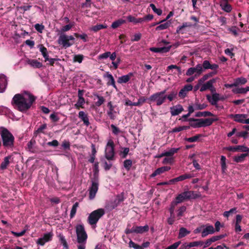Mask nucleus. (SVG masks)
<instances>
[{
	"label": "nucleus",
	"instance_id": "1",
	"mask_svg": "<svg viewBox=\"0 0 249 249\" xmlns=\"http://www.w3.org/2000/svg\"><path fill=\"white\" fill-rule=\"evenodd\" d=\"M35 100V97L27 92L16 94L13 97L11 103L14 107L20 111H26L32 106Z\"/></svg>",
	"mask_w": 249,
	"mask_h": 249
},
{
	"label": "nucleus",
	"instance_id": "2",
	"mask_svg": "<svg viewBox=\"0 0 249 249\" xmlns=\"http://www.w3.org/2000/svg\"><path fill=\"white\" fill-rule=\"evenodd\" d=\"M0 134L4 147L9 148L13 146L15 138L7 129L0 127Z\"/></svg>",
	"mask_w": 249,
	"mask_h": 249
},
{
	"label": "nucleus",
	"instance_id": "3",
	"mask_svg": "<svg viewBox=\"0 0 249 249\" xmlns=\"http://www.w3.org/2000/svg\"><path fill=\"white\" fill-rule=\"evenodd\" d=\"M217 120L218 119L217 118L206 119L191 118L189 120L190 126L193 128H200L210 126L213 122Z\"/></svg>",
	"mask_w": 249,
	"mask_h": 249
},
{
	"label": "nucleus",
	"instance_id": "4",
	"mask_svg": "<svg viewBox=\"0 0 249 249\" xmlns=\"http://www.w3.org/2000/svg\"><path fill=\"white\" fill-rule=\"evenodd\" d=\"M74 38L72 36L61 34L58 39V43L64 48L70 47L74 44Z\"/></svg>",
	"mask_w": 249,
	"mask_h": 249
},
{
	"label": "nucleus",
	"instance_id": "5",
	"mask_svg": "<svg viewBox=\"0 0 249 249\" xmlns=\"http://www.w3.org/2000/svg\"><path fill=\"white\" fill-rule=\"evenodd\" d=\"M105 214L103 209H98L93 211L88 217V222L91 225H95L99 219Z\"/></svg>",
	"mask_w": 249,
	"mask_h": 249
},
{
	"label": "nucleus",
	"instance_id": "6",
	"mask_svg": "<svg viewBox=\"0 0 249 249\" xmlns=\"http://www.w3.org/2000/svg\"><path fill=\"white\" fill-rule=\"evenodd\" d=\"M165 93L166 90L157 92L150 96L148 100L150 102H156L157 106H160L165 102L166 99Z\"/></svg>",
	"mask_w": 249,
	"mask_h": 249
},
{
	"label": "nucleus",
	"instance_id": "7",
	"mask_svg": "<svg viewBox=\"0 0 249 249\" xmlns=\"http://www.w3.org/2000/svg\"><path fill=\"white\" fill-rule=\"evenodd\" d=\"M77 241L79 243H85L87 239V234L82 225H78L76 227Z\"/></svg>",
	"mask_w": 249,
	"mask_h": 249
},
{
	"label": "nucleus",
	"instance_id": "8",
	"mask_svg": "<svg viewBox=\"0 0 249 249\" xmlns=\"http://www.w3.org/2000/svg\"><path fill=\"white\" fill-rule=\"evenodd\" d=\"M114 156V144L110 139L108 141L105 149V157L108 160H112Z\"/></svg>",
	"mask_w": 249,
	"mask_h": 249
},
{
	"label": "nucleus",
	"instance_id": "9",
	"mask_svg": "<svg viewBox=\"0 0 249 249\" xmlns=\"http://www.w3.org/2000/svg\"><path fill=\"white\" fill-rule=\"evenodd\" d=\"M149 230L148 225L144 226H134L131 229H127L125 231L126 234L135 233H143Z\"/></svg>",
	"mask_w": 249,
	"mask_h": 249
},
{
	"label": "nucleus",
	"instance_id": "10",
	"mask_svg": "<svg viewBox=\"0 0 249 249\" xmlns=\"http://www.w3.org/2000/svg\"><path fill=\"white\" fill-rule=\"evenodd\" d=\"M53 236V233L49 232L45 233L43 236L37 239L36 243L38 245L43 246L46 243L52 240Z\"/></svg>",
	"mask_w": 249,
	"mask_h": 249
},
{
	"label": "nucleus",
	"instance_id": "11",
	"mask_svg": "<svg viewBox=\"0 0 249 249\" xmlns=\"http://www.w3.org/2000/svg\"><path fill=\"white\" fill-rule=\"evenodd\" d=\"M224 149L232 152L241 151L243 152H249V148L245 145H237L236 146H228L224 148Z\"/></svg>",
	"mask_w": 249,
	"mask_h": 249
},
{
	"label": "nucleus",
	"instance_id": "12",
	"mask_svg": "<svg viewBox=\"0 0 249 249\" xmlns=\"http://www.w3.org/2000/svg\"><path fill=\"white\" fill-rule=\"evenodd\" d=\"M98 190V183L96 181H92L91 186L89 189V198L90 199H93L96 194V193Z\"/></svg>",
	"mask_w": 249,
	"mask_h": 249
},
{
	"label": "nucleus",
	"instance_id": "13",
	"mask_svg": "<svg viewBox=\"0 0 249 249\" xmlns=\"http://www.w3.org/2000/svg\"><path fill=\"white\" fill-rule=\"evenodd\" d=\"M192 26V24L190 22H185L182 23V25L178 26L176 32L177 34H183L188 32V28Z\"/></svg>",
	"mask_w": 249,
	"mask_h": 249
},
{
	"label": "nucleus",
	"instance_id": "14",
	"mask_svg": "<svg viewBox=\"0 0 249 249\" xmlns=\"http://www.w3.org/2000/svg\"><path fill=\"white\" fill-rule=\"evenodd\" d=\"M204 228H203L202 231V236L203 237L206 236L208 234H213L215 230L212 225H203Z\"/></svg>",
	"mask_w": 249,
	"mask_h": 249
},
{
	"label": "nucleus",
	"instance_id": "15",
	"mask_svg": "<svg viewBox=\"0 0 249 249\" xmlns=\"http://www.w3.org/2000/svg\"><path fill=\"white\" fill-rule=\"evenodd\" d=\"M7 86V78L3 74H0V92H3Z\"/></svg>",
	"mask_w": 249,
	"mask_h": 249
},
{
	"label": "nucleus",
	"instance_id": "16",
	"mask_svg": "<svg viewBox=\"0 0 249 249\" xmlns=\"http://www.w3.org/2000/svg\"><path fill=\"white\" fill-rule=\"evenodd\" d=\"M206 97L207 100L213 105H216L217 102L221 99L219 97V94L217 93H213L212 96L209 95H207Z\"/></svg>",
	"mask_w": 249,
	"mask_h": 249
},
{
	"label": "nucleus",
	"instance_id": "17",
	"mask_svg": "<svg viewBox=\"0 0 249 249\" xmlns=\"http://www.w3.org/2000/svg\"><path fill=\"white\" fill-rule=\"evenodd\" d=\"M185 199L196 198L200 196L199 194L196 193L193 191H186L181 193Z\"/></svg>",
	"mask_w": 249,
	"mask_h": 249
},
{
	"label": "nucleus",
	"instance_id": "18",
	"mask_svg": "<svg viewBox=\"0 0 249 249\" xmlns=\"http://www.w3.org/2000/svg\"><path fill=\"white\" fill-rule=\"evenodd\" d=\"M193 86L191 85H187L185 86L179 92L178 96L181 98H184L188 91L192 90Z\"/></svg>",
	"mask_w": 249,
	"mask_h": 249
},
{
	"label": "nucleus",
	"instance_id": "19",
	"mask_svg": "<svg viewBox=\"0 0 249 249\" xmlns=\"http://www.w3.org/2000/svg\"><path fill=\"white\" fill-rule=\"evenodd\" d=\"M183 110L182 107L180 105L173 106L170 108V111L172 116H176L180 114Z\"/></svg>",
	"mask_w": 249,
	"mask_h": 249
},
{
	"label": "nucleus",
	"instance_id": "20",
	"mask_svg": "<svg viewBox=\"0 0 249 249\" xmlns=\"http://www.w3.org/2000/svg\"><path fill=\"white\" fill-rule=\"evenodd\" d=\"M215 81L216 80L215 79H213L208 81L205 84H202L200 88V91L203 92L212 88V85H213Z\"/></svg>",
	"mask_w": 249,
	"mask_h": 249
},
{
	"label": "nucleus",
	"instance_id": "21",
	"mask_svg": "<svg viewBox=\"0 0 249 249\" xmlns=\"http://www.w3.org/2000/svg\"><path fill=\"white\" fill-rule=\"evenodd\" d=\"M171 168L170 167L168 166H163L160 168H158L157 170L155 171L154 173H153L151 175L150 177L151 178H154L156 177L157 175H160L165 171H169Z\"/></svg>",
	"mask_w": 249,
	"mask_h": 249
},
{
	"label": "nucleus",
	"instance_id": "22",
	"mask_svg": "<svg viewBox=\"0 0 249 249\" xmlns=\"http://www.w3.org/2000/svg\"><path fill=\"white\" fill-rule=\"evenodd\" d=\"M79 118L83 122V123L86 126L89 125V122L88 115L84 111H80L78 113Z\"/></svg>",
	"mask_w": 249,
	"mask_h": 249
},
{
	"label": "nucleus",
	"instance_id": "23",
	"mask_svg": "<svg viewBox=\"0 0 249 249\" xmlns=\"http://www.w3.org/2000/svg\"><path fill=\"white\" fill-rule=\"evenodd\" d=\"M133 76V73L131 72L129 73L126 75H124L118 78L117 82L119 84L126 83L128 82L131 77Z\"/></svg>",
	"mask_w": 249,
	"mask_h": 249
},
{
	"label": "nucleus",
	"instance_id": "24",
	"mask_svg": "<svg viewBox=\"0 0 249 249\" xmlns=\"http://www.w3.org/2000/svg\"><path fill=\"white\" fill-rule=\"evenodd\" d=\"M171 48V46H169L168 47H163L160 48L152 47L150 48L149 50L151 52L154 53H166L169 52Z\"/></svg>",
	"mask_w": 249,
	"mask_h": 249
},
{
	"label": "nucleus",
	"instance_id": "25",
	"mask_svg": "<svg viewBox=\"0 0 249 249\" xmlns=\"http://www.w3.org/2000/svg\"><path fill=\"white\" fill-rule=\"evenodd\" d=\"M104 77H106L108 79V81L107 82V85L108 86L111 85L113 88L117 89L114 79L111 74L107 72L104 75Z\"/></svg>",
	"mask_w": 249,
	"mask_h": 249
},
{
	"label": "nucleus",
	"instance_id": "26",
	"mask_svg": "<svg viewBox=\"0 0 249 249\" xmlns=\"http://www.w3.org/2000/svg\"><path fill=\"white\" fill-rule=\"evenodd\" d=\"M220 6L222 10L227 13L230 12L232 10L231 6L227 2L220 1Z\"/></svg>",
	"mask_w": 249,
	"mask_h": 249
},
{
	"label": "nucleus",
	"instance_id": "27",
	"mask_svg": "<svg viewBox=\"0 0 249 249\" xmlns=\"http://www.w3.org/2000/svg\"><path fill=\"white\" fill-rule=\"evenodd\" d=\"M248 155V154L247 153H243L239 155L235 156L233 158V161L237 163L243 162Z\"/></svg>",
	"mask_w": 249,
	"mask_h": 249
},
{
	"label": "nucleus",
	"instance_id": "28",
	"mask_svg": "<svg viewBox=\"0 0 249 249\" xmlns=\"http://www.w3.org/2000/svg\"><path fill=\"white\" fill-rule=\"evenodd\" d=\"M247 115L245 114H237L235 116V121L244 124L245 119L247 118Z\"/></svg>",
	"mask_w": 249,
	"mask_h": 249
},
{
	"label": "nucleus",
	"instance_id": "29",
	"mask_svg": "<svg viewBox=\"0 0 249 249\" xmlns=\"http://www.w3.org/2000/svg\"><path fill=\"white\" fill-rule=\"evenodd\" d=\"M179 149V148H172L168 151H164V152H163L162 156H165V157H171L174 154L177 153Z\"/></svg>",
	"mask_w": 249,
	"mask_h": 249
},
{
	"label": "nucleus",
	"instance_id": "30",
	"mask_svg": "<svg viewBox=\"0 0 249 249\" xmlns=\"http://www.w3.org/2000/svg\"><path fill=\"white\" fill-rule=\"evenodd\" d=\"M171 24L170 21H166L163 23L160 24L156 28V30H163L168 28Z\"/></svg>",
	"mask_w": 249,
	"mask_h": 249
},
{
	"label": "nucleus",
	"instance_id": "31",
	"mask_svg": "<svg viewBox=\"0 0 249 249\" xmlns=\"http://www.w3.org/2000/svg\"><path fill=\"white\" fill-rule=\"evenodd\" d=\"M190 233V231L188 230L187 229L181 227L179 230V233L178 237V238H182L185 236L187 235Z\"/></svg>",
	"mask_w": 249,
	"mask_h": 249
},
{
	"label": "nucleus",
	"instance_id": "32",
	"mask_svg": "<svg viewBox=\"0 0 249 249\" xmlns=\"http://www.w3.org/2000/svg\"><path fill=\"white\" fill-rule=\"evenodd\" d=\"M28 63L34 68H40L42 67V64L36 60L30 59L28 61Z\"/></svg>",
	"mask_w": 249,
	"mask_h": 249
},
{
	"label": "nucleus",
	"instance_id": "33",
	"mask_svg": "<svg viewBox=\"0 0 249 249\" xmlns=\"http://www.w3.org/2000/svg\"><path fill=\"white\" fill-rule=\"evenodd\" d=\"M38 47L43 56V57L45 58V60H48V56L49 55L47 49L43 45H39Z\"/></svg>",
	"mask_w": 249,
	"mask_h": 249
},
{
	"label": "nucleus",
	"instance_id": "34",
	"mask_svg": "<svg viewBox=\"0 0 249 249\" xmlns=\"http://www.w3.org/2000/svg\"><path fill=\"white\" fill-rule=\"evenodd\" d=\"M126 22V21L123 19H119L118 20L113 22L111 24V28L115 29L119 27L123 24Z\"/></svg>",
	"mask_w": 249,
	"mask_h": 249
},
{
	"label": "nucleus",
	"instance_id": "35",
	"mask_svg": "<svg viewBox=\"0 0 249 249\" xmlns=\"http://www.w3.org/2000/svg\"><path fill=\"white\" fill-rule=\"evenodd\" d=\"M10 159V156L6 157L4 158L3 161L1 163L0 165V168L1 169H5L7 168V166L10 163L9 160Z\"/></svg>",
	"mask_w": 249,
	"mask_h": 249
},
{
	"label": "nucleus",
	"instance_id": "36",
	"mask_svg": "<svg viewBox=\"0 0 249 249\" xmlns=\"http://www.w3.org/2000/svg\"><path fill=\"white\" fill-rule=\"evenodd\" d=\"M107 114L111 120H114L116 118L117 112L114 109V107L112 108H109L107 112Z\"/></svg>",
	"mask_w": 249,
	"mask_h": 249
},
{
	"label": "nucleus",
	"instance_id": "37",
	"mask_svg": "<svg viewBox=\"0 0 249 249\" xmlns=\"http://www.w3.org/2000/svg\"><path fill=\"white\" fill-rule=\"evenodd\" d=\"M107 28V26L106 25L104 24H98L92 26L90 28V30L94 31V32H96L101 29H105Z\"/></svg>",
	"mask_w": 249,
	"mask_h": 249
},
{
	"label": "nucleus",
	"instance_id": "38",
	"mask_svg": "<svg viewBox=\"0 0 249 249\" xmlns=\"http://www.w3.org/2000/svg\"><path fill=\"white\" fill-rule=\"evenodd\" d=\"M247 82V80L244 77H239L235 79L234 80V82L236 87L239 85H244L246 84Z\"/></svg>",
	"mask_w": 249,
	"mask_h": 249
},
{
	"label": "nucleus",
	"instance_id": "39",
	"mask_svg": "<svg viewBox=\"0 0 249 249\" xmlns=\"http://www.w3.org/2000/svg\"><path fill=\"white\" fill-rule=\"evenodd\" d=\"M85 104V99L84 98H79L77 103L75 104V107L77 109H79L80 107L83 108V105Z\"/></svg>",
	"mask_w": 249,
	"mask_h": 249
},
{
	"label": "nucleus",
	"instance_id": "40",
	"mask_svg": "<svg viewBox=\"0 0 249 249\" xmlns=\"http://www.w3.org/2000/svg\"><path fill=\"white\" fill-rule=\"evenodd\" d=\"M226 161V157L224 156H222L221 157V165L222 171L223 173H224L227 169Z\"/></svg>",
	"mask_w": 249,
	"mask_h": 249
},
{
	"label": "nucleus",
	"instance_id": "41",
	"mask_svg": "<svg viewBox=\"0 0 249 249\" xmlns=\"http://www.w3.org/2000/svg\"><path fill=\"white\" fill-rule=\"evenodd\" d=\"M184 200H185V199L181 193L176 197V200L173 201V205H177L178 203H181Z\"/></svg>",
	"mask_w": 249,
	"mask_h": 249
},
{
	"label": "nucleus",
	"instance_id": "42",
	"mask_svg": "<svg viewBox=\"0 0 249 249\" xmlns=\"http://www.w3.org/2000/svg\"><path fill=\"white\" fill-rule=\"evenodd\" d=\"M60 241L61 242V244L63 245L64 247L66 248V249H68V247L67 245V241L65 238V237L63 236V235L61 233L59 234L58 236Z\"/></svg>",
	"mask_w": 249,
	"mask_h": 249
},
{
	"label": "nucleus",
	"instance_id": "43",
	"mask_svg": "<svg viewBox=\"0 0 249 249\" xmlns=\"http://www.w3.org/2000/svg\"><path fill=\"white\" fill-rule=\"evenodd\" d=\"M84 58V56L82 54H76L74 55L73 58V61L74 62H78L79 63H82Z\"/></svg>",
	"mask_w": 249,
	"mask_h": 249
},
{
	"label": "nucleus",
	"instance_id": "44",
	"mask_svg": "<svg viewBox=\"0 0 249 249\" xmlns=\"http://www.w3.org/2000/svg\"><path fill=\"white\" fill-rule=\"evenodd\" d=\"M236 208H233L231 209L230 211L225 212L223 213V216L226 217H228L231 215L236 213Z\"/></svg>",
	"mask_w": 249,
	"mask_h": 249
},
{
	"label": "nucleus",
	"instance_id": "45",
	"mask_svg": "<svg viewBox=\"0 0 249 249\" xmlns=\"http://www.w3.org/2000/svg\"><path fill=\"white\" fill-rule=\"evenodd\" d=\"M202 135L200 134L197 135L192 137L186 138L185 141L189 142H196L198 140V139Z\"/></svg>",
	"mask_w": 249,
	"mask_h": 249
},
{
	"label": "nucleus",
	"instance_id": "46",
	"mask_svg": "<svg viewBox=\"0 0 249 249\" xmlns=\"http://www.w3.org/2000/svg\"><path fill=\"white\" fill-rule=\"evenodd\" d=\"M150 6L152 8L153 11L155 13H156L158 16H160L162 14V10L160 9L157 8L154 4L151 3L150 4Z\"/></svg>",
	"mask_w": 249,
	"mask_h": 249
},
{
	"label": "nucleus",
	"instance_id": "47",
	"mask_svg": "<svg viewBox=\"0 0 249 249\" xmlns=\"http://www.w3.org/2000/svg\"><path fill=\"white\" fill-rule=\"evenodd\" d=\"M78 206V203L77 202H76L73 204L72 206V207L71 208V213H70V216L71 218L73 217L74 215L76 213L77 208Z\"/></svg>",
	"mask_w": 249,
	"mask_h": 249
},
{
	"label": "nucleus",
	"instance_id": "48",
	"mask_svg": "<svg viewBox=\"0 0 249 249\" xmlns=\"http://www.w3.org/2000/svg\"><path fill=\"white\" fill-rule=\"evenodd\" d=\"M213 114L209 111H204V112H198L196 113V117H201V116H212Z\"/></svg>",
	"mask_w": 249,
	"mask_h": 249
},
{
	"label": "nucleus",
	"instance_id": "49",
	"mask_svg": "<svg viewBox=\"0 0 249 249\" xmlns=\"http://www.w3.org/2000/svg\"><path fill=\"white\" fill-rule=\"evenodd\" d=\"M195 69L196 73V76L199 75L203 71V67L200 64L197 65Z\"/></svg>",
	"mask_w": 249,
	"mask_h": 249
},
{
	"label": "nucleus",
	"instance_id": "50",
	"mask_svg": "<svg viewBox=\"0 0 249 249\" xmlns=\"http://www.w3.org/2000/svg\"><path fill=\"white\" fill-rule=\"evenodd\" d=\"M129 247L130 248H133L134 249H143L142 246L135 244L132 240H130L129 242Z\"/></svg>",
	"mask_w": 249,
	"mask_h": 249
},
{
	"label": "nucleus",
	"instance_id": "51",
	"mask_svg": "<svg viewBox=\"0 0 249 249\" xmlns=\"http://www.w3.org/2000/svg\"><path fill=\"white\" fill-rule=\"evenodd\" d=\"M177 92L176 91H172L168 95H166V98L169 101H173L177 96Z\"/></svg>",
	"mask_w": 249,
	"mask_h": 249
},
{
	"label": "nucleus",
	"instance_id": "52",
	"mask_svg": "<svg viewBox=\"0 0 249 249\" xmlns=\"http://www.w3.org/2000/svg\"><path fill=\"white\" fill-rule=\"evenodd\" d=\"M98 98V101L96 102V105L98 107L100 106L105 102V99L103 97L100 96L98 95H95Z\"/></svg>",
	"mask_w": 249,
	"mask_h": 249
},
{
	"label": "nucleus",
	"instance_id": "53",
	"mask_svg": "<svg viewBox=\"0 0 249 249\" xmlns=\"http://www.w3.org/2000/svg\"><path fill=\"white\" fill-rule=\"evenodd\" d=\"M110 55V52H106L105 53L100 54L98 56V59H107V58H108L109 56Z\"/></svg>",
	"mask_w": 249,
	"mask_h": 249
},
{
	"label": "nucleus",
	"instance_id": "54",
	"mask_svg": "<svg viewBox=\"0 0 249 249\" xmlns=\"http://www.w3.org/2000/svg\"><path fill=\"white\" fill-rule=\"evenodd\" d=\"M190 248L200 246L203 245V242L202 241H195L189 243Z\"/></svg>",
	"mask_w": 249,
	"mask_h": 249
},
{
	"label": "nucleus",
	"instance_id": "55",
	"mask_svg": "<svg viewBox=\"0 0 249 249\" xmlns=\"http://www.w3.org/2000/svg\"><path fill=\"white\" fill-rule=\"evenodd\" d=\"M112 133L115 135H118L120 132V130L114 124H111Z\"/></svg>",
	"mask_w": 249,
	"mask_h": 249
},
{
	"label": "nucleus",
	"instance_id": "56",
	"mask_svg": "<svg viewBox=\"0 0 249 249\" xmlns=\"http://www.w3.org/2000/svg\"><path fill=\"white\" fill-rule=\"evenodd\" d=\"M129 151V149L128 148H124L123 149V151L121 152V156L123 158H124L126 157L127 155L128 154V152Z\"/></svg>",
	"mask_w": 249,
	"mask_h": 249
},
{
	"label": "nucleus",
	"instance_id": "57",
	"mask_svg": "<svg viewBox=\"0 0 249 249\" xmlns=\"http://www.w3.org/2000/svg\"><path fill=\"white\" fill-rule=\"evenodd\" d=\"M225 237L224 235H217V236H213L210 238L211 241L212 243L214 242L217 240H220L221 239Z\"/></svg>",
	"mask_w": 249,
	"mask_h": 249
},
{
	"label": "nucleus",
	"instance_id": "58",
	"mask_svg": "<svg viewBox=\"0 0 249 249\" xmlns=\"http://www.w3.org/2000/svg\"><path fill=\"white\" fill-rule=\"evenodd\" d=\"M180 243H181L180 241L174 243L173 245L168 247L167 248H166L165 249H177L178 247V246H179Z\"/></svg>",
	"mask_w": 249,
	"mask_h": 249
},
{
	"label": "nucleus",
	"instance_id": "59",
	"mask_svg": "<svg viewBox=\"0 0 249 249\" xmlns=\"http://www.w3.org/2000/svg\"><path fill=\"white\" fill-rule=\"evenodd\" d=\"M132 165V161L129 160H124V167L127 169L129 170Z\"/></svg>",
	"mask_w": 249,
	"mask_h": 249
},
{
	"label": "nucleus",
	"instance_id": "60",
	"mask_svg": "<svg viewBox=\"0 0 249 249\" xmlns=\"http://www.w3.org/2000/svg\"><path fill=\"white\" fill-rule=\"evenodd\" d=\"M35 28L36 31L41 33L44 29V26L42 24H36L35 25Z\"/></svg>",
	"mask_w": 249,
	"mask_h": 249
},
{
	"label": "nucleus",
	"instance_id": "61",
	"mask_svg": "<svg viewBox=\"0 0 249 249\" xmlns=\"http://www.w3.org/2000/svg\"><path fill=\"white\" fill-rule=\"evenodd\" d=\"M173 160L174 159L172 157H166L163 159L162 163L163 164L172 163Z\"/></svg>",
	"mask_w": 249,
	"mask_h": 249
},
{
	"label": "nucleus",
	"instance_id": "62",
	"mask_svg": "<svg viewBox=\"0 0 249 249\" xmlns=\"http://www.w3.org/2000/svg\"><path fill=\"white\" fill-rule=\"evenodd\" d=\"M142 36V35L140 33H137L135 34L133 37L131 38L132 41H138L140 40Z\"/></svg>",
	"mask_w": 249,
	"mask_h": 249
},
{
	"label": "nucleus",
	"instance_id": "63",
	"mask_svg": "<svg viewBox=\"0 0 249 249\" xmlns=\"http://www.w3.org/2000/svg\"><path fill=\"white\" fill-rule=\"evenodd\" d=\"M72 26L73 25L71 24L66 25L61 28V31L63 32L68 31L71 28Z\"/></svg>",
	"mask_w": 249,
	"mask_h": 249
},
{
	"label": "nucleus",
	"instance_id": "64",
	"mask_svg": "<svg viewBox=\"0 0 249 249\" xmlns=\"http://www.w3.org/2000/svg\"><path fill=\"white\" fill-rule=\"evenodd\" d=\"M232 49L228 48L226 49L224 52L227 55L230 56L231 58H232L234 56V53H232Z\"/></svg>",
	"mask_w": 249,
	"mask_h": 249
}]
</instances>
